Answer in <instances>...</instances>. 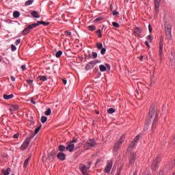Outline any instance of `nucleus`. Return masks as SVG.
I'll list each match as a JSON object with an SVG mask.
<instances>
[{"instance_id": "1", "label": "nucleus", "mask_w": 175, "mask_h": 175, "mask_svg": "<svg viewBox=\"0 0 175 175\" xmlns=\"http://www.w3.org/2000/svg\"><path fill=\"white\" fill-rule=\"evenodd\" d=\"M165 36L167 40H172V24L166 22L165 24Z\"/></svg>"}, {"instance_id": "2", "label": "nucleus", "mask_w": 175, "mask_h": 175, "mask_svg": "<svg viewBox=\"0 0 175 175\" xmlns=\"http://www.w3.org/2000/svg\"><path fill=\"white\" fill-rule=\"evenodd\" d=\"M35 135H30L27 137L24 141V142L23 143V144L21 145V150H22L23 151H24V150H26L28 148V146H29V143H31V140L33 139Z\"/></svg>"}, {"instance_id": "3", "label": "nucleus", "mask_w": 175, "mask_h": 175, "mask_svg": "<svg viewBox=\"0 0 175 175\" xmlns=\"http://www.w3.org/2000/svg\"><path fill=\"white\" fill-rule=\"evenodd\" d=\"M96 64H100V60H93L90 62L85 67V70H91L96 65Z\"/></svg>"}, {"instance_id": "4", "label": "nucleus", "mask_w": 175, "mask_h": 175, "mask_svg": "<svg viewBox=\"0 0 175 175\" xmlns=\"http://www.w3.org/2000/svg\"><path fill=\"white\" fill-rule=\"evenodd\" d=\"M95 146H96V142L94 139H90L84 144V147L86 150L95 147Z\"/></svg>"}, {"instance_id": "5", "label": "nucleus", "mask_w": 175, "mask_h": 175, "mask_svg": "<svg viewBox=\"0 0 175 175\" xmlns=\"http://www.w3.org/2000/svg\"><path fill=\"white\" fill-rule=\"evenodd\" d=\"M161 162V157L158 156L153 161L152 164V169L155 172L158 170V163Z\"/></svg>"}, {"instance_id": "6", "label": "nucleus", "mask_w": 175, "mask_h": 175, "mask_svg": "<svg viewBox=\"0 0 175 175\" xmlns=\"http://www.w3.org/2000/svg\"><path fill=\"white\" fill-rule=\"evenodd\" d=\"M111 167H113V161L109 160L107 161V165L105 168V172L107 174L110 173V170H111Z\"/></svg>"}, {"instance_id": "7", "label": "nucleus", "mask_w": 175, "mask_h": 175, "mask_svg": "<svg viewBox=\"0 0 175 175\" xmlns=\"http://www.w3.org/2000/svg\"><path fill=\"white\" fill-rule=\"evenodd\" d=\"M154 114H155V105L152 104L149 109L148 117H150V118H152V116H154Z\"/></svg>"}, {"instance_id": "8", "label": "nucleus", "mask_w": 175, "mask_h": 175, "mask_svg": "<svg viewBox=\"0 0 175 175\" xmlns=\"http://www.w3.org/2000/svg\"><path fill=\"white\" fill-rule=\"evenodd\" d=\"M136 157L137 154L135 152H131L130 154V158H129V162L131 165H133L135 163V161H136Z\"/></svg>"}, {"instance_id": "9", "label": "nucleus", "mask_w": 175, "mask_h": 175, "mask_svg": "<svg viewBox=\"0 0 175 175\" xmlns=\"http://www.w3.org/2000/svg\"><path fill=\"white\" fill-rule=\"evenodd\" d=\"M66 150L67 151H69L70 152H73L74 150H75V144H72V142H69L67 144V146L66 148Z\"/></svg>"}, {"instance_id": "10", "label": "nucleus", "mask_w": 175, "mask_h": 175, "mask_svg": "<svg viewBox=\"0 0 175 175\" xmlns=\"http://www.w3.org/2000/svg\"><path fill=\"white\" fill-rule=\"evenodd\" d=\"M162 53H163V38H161L159 43V55L162 57Z\"/></svg>"}, {"instance_id": "11", "label": "nucleus", "mask_w": 175, "mask_h": 175, "mask_svg": "<svg viewBox=\"0 0 175 175\" xmlns=\"http://www.w3.org/2000/svg\"><path fill=\"white\" fill-rule=\"evenodd\" d=\"M133 32H134L135 36H139L140 33H142V29H140L139 27H135L133 29Z\"/></svg>"}, {"instance_id": "12", "label": "nucleus", "mask_w": 175, "mask_h": 175, "mask_svg": "<svg viewBox=\"0 0 175 175\" xmlns=\"http://www.w3.org/2000/svg\"><path fill=\"white\" fill-rule=\"evenodd\" d=\"M66 155H65L63 152H59L57 154V159H59V161H65Z\"/></svg>"}, {"instance_id": "13", "label": "nucleus", "mask_w": 175, "mask_h": 175, "mask_svg": "<svg viewBox=\"0 0 175 175\" xmlns=\"http://www.w3.org/2000/svg\"><path fill=\"white\" fill-rule=\"evenodd\" d=\"M88 169H90V167H88L87 165H82L81 167V170L82 174L83 175H87L88 174L87 172H86V170H88Z\"/></svg>"}, {"instance_id": "14", "label": "nucleus", "mask_w": 175, "mask_h": 175, "mask_svg": "<svg viewBox=\"0 0 175 175\" xmlns=\"http://www.w3.org/2000/svg\"><path fill=\"white\" fill-rule=\"evenodd\" d=\"M158 116H159V112H156V118L154 120V122L152 123V129H154V126H157V122H158Z\"/></svg>"}, {"instance_id": "15", "label": "nucleus", "mask_w": 175, "mask_h": 175, "mask_svg": "<svg viewBox=\"0 0 175 175\" xmlns=\"http://www.w3.org/2000/svg\"><path fill=\"white\" fill-rule=\"evenodd\" d=\"M12 172V169L8 168L7 170H1V173L4 175H9Z\"/></svg>"}, {"instance_id": "16", "label": "nucleus", "mask_w": 175, "mask_h": 175, "mask_svg": "<svg viewBox=\"0 0 175 175\" xmlns=\"http://www.w3.org/2000/svg\"><path fill=\"white\" fill-rule=\"evenodd\" d=\"M160 5H161V3H154V9H155L156 14H158V13H159V6H160Z\"/></svg>"}, {"instance_id": "17", "label": "nucleus", "mask_w": 175, "mask_h": 175, "mask_svg": "<svg viewBox=\"0 0 175 175\" xmlns=\"http://www.w3.org/2000/svg\"><path fill=\"white\" fill-rule=\"evenodd\" d=\"M27 27H29L30 29H33V28H36V27H39V22L38 21L36 23L29 25Z\"/></svg>"}, {"instance_id": "18", "label": "nucleus", "mask_w": 175, "mask_h": 175, "mask_svg": "<svg viewBox=\"0 0 175 175\" xmlns=\"http://www.w3.org/2000/svg\"><path fill=\"white\" fill-rule=\"evenodd\" d=\"M47 159L49 161H52V159H54V152H51L48 154Z\"/></svg>"}, {"instance_id": "19", "label": "nucleus", "mask_w": 175, "mask_h": 175, "mask_svg": "<svg viewBox=\"0 0 175 175\" xmlns=\"http://www.w3.org/2000/svg\"><path fill=\"white\" fill-rule=\"evenodd\" d=\"M14 96L13 94H3V98L4 99H6L7 100H9V99H12Z\"/></svg>"}, {"instance_id": "20", "label": "nucleus", "mask_w": 175, "mask_h": 175, "mask_svg": "<svg viewBox=\"0 0 175 175\" xmlns=\"http://www.w3.org/2000/svg\"><path fill=\"white\" fill-rule=\"evenodd\" d=\"M29 26H27L26 28L24 29V30L23 31V35L25 36V35H28V33H29Z\"/></svg>"}, {"instance_id": "21", "label": "nucleus", "mask_w": 175, "mask_h": 175, "mask_svg": "<svg viewBox=\"0 0 175 175\" xmlns=\"http://www.w3.org/2000/svg\"><path fill=\"white\" fill-rule=\"evenodd\" d=\"M31 16H33V17H34V18H39L40 17V16H39V14H38V12H36V11H33L31 13Z\"/></svg>"}, {"instance_id": "22", "label": "nucleus", "mask_w": 175, "mask_h": 175, "mask_svg": "<svg viewBox=\"0 0 175 175\" xmlns=\"http://www.w3.org/2000/svg\"><path fill=\"white\" fill-rule=\"evenodd\" d=\"M29 159H31V157H29L27 159H25L24 163H23V167L25 169L28 166V162H29Z\"/></svg>"}, {"instance_id": "23", "label": "nucleus", "mask_w": 175, "mask_h": 175, "mask_svg": "<svg viewBox=\"0 0 175 175\" xmlns=\"http://www.w3.org/2000/svg\"><path fill=\"white\" fill-rule=\"evenodd\" d=\"M125 141V135H123L120 137V139L118 140V143L120 144H122Z\"/></svg>"}, {"instance_id": "24", "label": "nucleus", "mask_w": 175, "mask_h": 175, "mask_svg": "<svg viewBox=\"0 0 175 175\" xmlns=\"http://www.w3.org/2000/svg\"><path fill=\"white\" fill-rule=\"evenodd\" d=\"M39 25H44V27H47L48 25H50V22H44V21H38Z\"/></svg>"}, {"instance_id": "25", "label": "nucleus", "mask_w": 175, "mask_h": 175, "mask_svg": "<svg viewBox=\"0 0 175 175\" xmlns=\"http://www.w3.org/2000/svg\"><path fill=\"white\" fill-rule=\"evenodd\" d=\"M99 69L101 72H106L107 70L106 66H105V65L103 64H100L99 66Z\"/></svg>"}, {"instance_id": "26", "label": "nucleus", "mask_w": 175, "mask_h": 175, "mask_svg": "<svg viewBox=\"0 0 175 175\" xmlns=\"http://www.w3.org/2000/svg\"><path fill=\"white\" fill-rule=\"evenodd\" d=\"M39 80H40V81H47V77L43 75V76H39L38 77Z\"/></svg>"}, {"instance_id": "27", "label": "nucleus", "mask_w": 175, "mask_h": 175, "mask_svg": "<svg viewBox=\"0 0 175 175\" xmlns=\"http://www.w3.org/2000/svg\"><path fill=\"white\" fill-rule=\"evenodd\" d=\"M13 17L14 18H18L20 17V12L18 11H15L13 13Z\"/></svg>"}, {"instance_id": "28", "label": "nucleus", "mask_w": 175, "mask_h": 175, "mask_svg": "<svg viewBox=\"0 0 175 175\" xmlns=\"http://www.w3.org/2000/svg\"><path fill=\"white\" fill-rule=\"evenodd\" d=\"M35 0H28L25 3V6H29L33 3Z\"/></svg>"}, {"instance_id": "29", "label": "nucleus", "mask_w": 175, "mask_h": 175, "mask_svg": "<svg viewBox=\"0 0 175 175\" xmlns=\"http://www.w3.org/2000/svg\"><path fill=\"white\" fill-rule=\"evenodd\" d=\"M41 128H42V126H40L37 127V128L35 129V131H34L35 133H34V134H31V136H33V135L35 136V135L39 133V131H40Z\"/></svg>"}, {"instance_id": "30", "label": "nucleus", "mask_w": 175, "mask_h": 175, "mask_svg": "<svg viewBox=\"0 0 175 175\" xmlns=\"http://www.w3.org/2000/svg\"><path fill=\"white\" fill-rule=\"evenodd\" d=\"M121 144H120V143H118V142H116V144H115V146H114V151H118V150H120V146Z\"/></svg>"}, {"instance_id": "31", "label": "nucleus", "mask_w": 175, "mask_h": 175, "mask_svg": "<svg viewBox=\"0 0 175 175\" xmlns=\"http://www.w3.org/2000/svg\"><path fill=\"white\" fill-rule=\"evenodd\" d=\"M58 148H59V151H61L62 152H63V151H65V150H66V148L64 145L59 146Z\"/></svg>"}, {"instance_id": "32", "label": "nucleus", "mask_w": 175, "mask_h": 175, "mask_svg": "<svg viewBox=\"0 0 175 175\" xmlns=\"http://www.w3.org/2000/svg\"><path fill=\"white\" fill-rule=\"evenodd\" d=\"M175 165V160H173V161H172V163L170 164H169L168 165H167V167L170 168V169H173V167Z\"/></svg>"}, {"instance_id": "33", "label": "nucleus", "mask_w": 175, "mask_h": 175, "mask_svg": "<svg viewBox=\"0 0 175 175\" xmlns=\"http://www.w3.org/2000/svg\"><path fill=\"white\" fill-rule=\"evenodd\" d=\"M96 47L98 50H101V49H103V44L100 42H98L96 44Z\"/></svg>"}, {"instance_id": "34", "label": "nucleus", "mask_w": 175, "mask_h": 175, "mask_svg": "<svg viewBox=\"0 0 175 175\" xmlns=\"http://www.w3.org/2000/svg\"><path fill=\"white\" fill-rule=\"evenodd\" d=\"M88 29H89V31H95V29H96V27L94 25H90L88 27Z\"/></svg>"}, {"instance_id": "35", "label": "nucleus", "mask_w": 175, "mask_h": 175, "mask_svg": "<svg viewBox=\"0 0 175 175\" xmlns=\"http://www.w3.org/2000/svg\"><path fill=\"white\" fill-rule=\"evenodd\" d=\"M61 55H62V51H59L56 53L55 54V57L56 58H59L61 57Z\"/></svg>"}, {"instance_id": "36", "label": "nucleus", "mask_w": 175, "mask_h": 175, "mask_svg": "<svg viewBox=\"0 0 175 175\" xmlns=\"http://www.w3.org/2000/svg\"><path fill=\"white\" fill-rule=\"evenodd\" d=\"M46 121H47V117L43 116L41 117V122L42 124H44V122H46Z\"/></svg>"}, {"instance_id": "37", "label": "nucleus", "mask_w": 175, "mask_h": 175, "mask_svg": "<svg viewBox=\"0 0 175 175\" xmlns=\"http://www.w3.org/2000/svg\"><path fill=\"white\" fill-rule=\"evenodd\" d=\"M12 107L14 110H18V109H20V106H18V105H12Z\"/></svg>"}, {"instance_id": "38", "label": "nucleus", "mask_w": 175, "mask_h": 175, "mask_svg": "<svg viewBox=\"0 0 175 175\" xmlns=\"http://www.w3.org/2000/svg\"><path fill=\"white\" fill-rule=\"evenodd\" d=\"M115 111H116V109L113 108H109L107 110V112L109 113V114H113V113H114Z\"/></svg>"}, {"instance_id": "39", "label": "nucleus", "mask_w": 175, "mask_h": 175, "mask_svg": "<svg viewBox=\"0 0 175 175\" xmlns=\"http://www.w3.org/2000/svg\"><path fill=\"white\" fill-rule=\"evenodd\" d=\"M140 139V135H137L135 138L133 142L137 143V142H139V140Z\"/></svg>"}, {"instance_id": "40", "label": "nucleus", "mask_w": 175, "mask_h": 175, "mask_svg": "<svg viewBox=\"0 0 175 175\" xmlns=\"http://www.w3.org/2000/svg\"><path fill=\"white\" fill-rule=\"evenodd\" d=\"M112 25H113V27H114L115 28H120V24H118V23L113 22V23H112Z\"/></svg>"}, {"instance_id": "41", "label": "nucleus", "mask_w": 175, "mask_h": 175, "mask_svg": "<svg viewBox=\"0 0 175 175\" xmlns=\"http://www.w3.org/2000/svg\"><path fill=\"white\" fill-rule=\"evenodd\" d=\"M51 114V109L49 108L46 111H45V115L46 116H50Z\"/></svg>"}, {"instance_id": "42", "label": "nucleus", "mask_w": 175, "mask_h": 175, "mask_svg": "<svg viewBox=\"0 0 175 175\" xmlns=\"http://www.w3.org/2000/svg\"><path fill=\"white\" fill-rule=\"evenodd\" d=\"M105 53H106V48H103V49H101V50H100V54H101L102 55H105Z\"/></svg>"}, {"instance_id": "43", "label": "nucleus", "mask_w": 175, "mask_h": 175, "mask_svg": "<svg viewBox=\"0 0 175 175\" xmlns=\"http://www.w3.org/2000/svg\"><path fill=\"white\" fill-rule=\"evenodd\" d=\"M147 39H148V42H150V43H151V42H152V36L149 35V36L147 37Z\"/></svg>"}, {"instance_id": "44", "label": "nucleus", "mask_w": 175, "mask_h": 175, "mask_svg": "<svg viewBox=\"0 0 175 175\" xmlns=\"http://www.w3.org/2000/svg\"><path fill=\"white\" fill-rule=\"evenodd\" d=\"M26 81L29 85H31V84H32L33 83V80H32V79H27Z\"/></svg>"}, {"instance_id": "45", "label": "nucleus", "mask_w": 175, "mask_h": 175, "mask_svg": "<svg viewBox=\"0 0 175 175\" xmlns=\"http://www.w3.org/2000/svg\"><path fill=\"white\" fill-rule=\"evenodd\" d=\"M21 69L24 72L25 70H27V66L25 64H23L21 66Z\"/></svg>"}, {"instance_id": "46", "label": "nucleus", "mask_w": 175, "mask_h": 175, "mask_svg": "<svg viewBox=\"0 0 175 175\" xmlns=\"http://www.w3.org/2000/svg\"><path fill=\"white\" fill-rule=\"evenodd\" d=\"M136 144V142H134V141H133L131 144H130V147L131 148H133V147H135V145Z\"/></svg>"}, {"instance_id": "47", "label": "nucleus", "mask_w": 175, "mask_h": 175, "mask_svg": "<svg viewBox=\"0 0 175 175\" xmlns=\"http://www.w3.org/2000/svg\"><path fill=\"white\" fill-rule=\"evenodd\" d=\"M92 57L94 59L98 57V53L96 52H92Z\"/></svg>"}, {"instance_id": "48", "label": "nucleus", "mask_w": 175, "mask_h": 175, "mask_svg": "<svg viewBox=\"0 0 175 175\" xmlns=\"http://www.w3.org/2000/svg\"><path fill=\"white\" fill-rule=\"evenodd\" d=\"M112 14L113 16H118V14H120V12L116 11H113Z\"/></svg>"}, {"instance_id": "49", "label": "nucleus", "mask_w": 175, "mask_h": 175, "mask_svg": "<svg viewBox=\"0 0 175 175\" xmlns=\"http://www.w3.org/2000/svg\"><path fill=\"white\" fill-rule=\"evenodd\" d=\"M11 49H12V51H16V46L12 44L11 46Z\"/></svg>"}, {"instance_id": "50", "label": "nucleus", "mask_w": 175, "mask_h": 175, "mask_svg": "<svg viewBox=\"0 0 175 175\" xmlns=\"http://www.w3.org/2000/svg\"><path fill=\"white\" fill-rule=\"evenodd\" d=\"M65 33L67 36H70L72 35V32L66 31Z\"/></svg>"}, {"instance_id": "51", "label": "nucleus", "mask_w": 175, "mask_h": 175, "mask_svg": "<svg viewBox=\"0 0 175 175\" xmlns=\"http://www.w3.org/2000/svg\"><path fill=\"white\" fill-rule=\"evenodd\" d=\"M148 29H149L150 33H151V32H152V27H151V25H148Z\"/></svg>"}, {"instance_id": "52", "label": "nucleus", "mask_w": 175, "mask_h": 175, "mask_svg": "<svg viewBox=\"0 0 175 175\" xmlns=\"http://www.w3.org/2000/svg\"><path fill=\"white\" fill-rule=\"evenodd\" d=\"M20 42H21V39H18V40H16V42H15V44H20Z\"/></svg>"}, {"instance_id": "53", "label": "nucleus", "mask_w": 175, "mask_h": 175, "mask_svg": "<svg viewBox=\"0 0 175 175\" xmlns=\"http://www.w3.org/2000/svg\"><path fill=\"white\" fill-rule=\"evenodd\" d=\"M145 44H146V46L148 48V49H150V44L148 43V41H146L145 42Z\"/></svg>"}, {"instance_id": "54", "label": "nucleus", "mask_w": 175, "mask_h": 175, "mask_svg": "<svg viewBox=\"0 0 175 175\" xmlns=\"http://www.w3.org/2000/svg\"><path fill=\"white\" fill-rule=\"evenodd\" d=\"M102 20L101 18H97L94 20L95 23H98V21H100Z\"/></svg>"}, {"instance_id": "55", "label": "nucleus", "mask_w": 175, "mask_h": 175, "mask_svg": "<svg viewBox=\"0 0 175 175\" xmlns=\"http://www.w3.org/2000/svg\"><path fill=\"white\" fill-rule=\"evenodd\" d=\"M70 143H72V144H74V143H77V139H72Z\"/></svg>"}, {"instance_id": "56", "label": "nucleus", "mask_w": 175, "mask_h": 175, "mask_svg": "<svg viewBox=\"0 0 175 175\" xmlns=\"http://www.w3.org/2000/svg\"><path fill=\"white\" fill-rule=\"evenodd\" d=\"M31 103H33V105H36V102H35V100H33V98H31Z\"/></svg>"}, {"instance_id": "57", "label": "nucleus", "mask_w": 175, "mask_h": 175, "mask_svg": "<svg viewBox=\"0 0 175 175\" xmlns=\"http://www.w3.org/2000/svg\"><path fill=\"white\" fill-rule=\"evenodd\" d=\"M146 124L148 125H150V124H151V119L148 118V120H147Z\"/></svg>"}, {"instance_id": "58", "label": "nucleus", "mask_w": 175, "mask_h": 175, "mask_svg": "<svg viewBox=\"0 0 175 175\" xmlns=\"http://www.w3.org/2000/svg\"><path fill=\"white\" fill-rule=\"evenodd\" d=\"M14 139H18V134L14 135Z\"/></svg>"}, {"instance_id": "59", "label": "nucleus", "mask_w": 175, "mask_h": 175, "mask_svg": "<svg viewBox=\"0 0 175 175\" xmlns=\"http://www.w3.org/2000/svg\"><path fill=\"white\" fill-rule=\"evenodd\" d=\"M11 80L12 81H16V78H14L13 76H11Z\"/></svg>"}, {"instance_id": "60", "label": "nucleus", "mask_w": 175, "mask_h": 175, "mask_svg": "<svg viewBox=\"0 0 175 175\" xmlns=\"http://www.w3.org/2000/svg\"><path fill=\"white\" fill-rule=\"evenodd\" d=\"M154 3H161V0H154Z\"/></svg>"}, {"instance_id": "61", "label": "nucleus", "mask_w": 175, "mask_h": 175, "mask_svg": "<svg viewBox=\"0 0 175 175\" xmlns=\"http://www.w3.org/2000/svg\"><path fill=\"white\" fill-rule=\"evenodd\" d=\"M67 83H68V81L66 79H63V83L64 85H66Z\"/></svg>"}, {"instance_id": "62", "label": "nucleus", "mask_w": 175, "mask_h": 175, "mask_svg": "<svg viewBox=\"0 0 175 175\" xmlns=\"http://www.w3.org/2000/svg\"><path fill=\"white\" fill-rule=\"evenodd\" d=\"M96 33H101V31H100V29H98L96 31Z\"/></svg>"}, {"instance_id": "63", "label": "nucleus", "mask_w": 175, "mask_h": 175, "mask_svg": "<svg viewBox=\"0 0 175 175\" xmlns=\"http://www.w3.org/2000/svg\"><path fill=\"white\" fill-rule=\"evenodd\" d=\"M143 58H144V56L141 55L139 57L140 61H143Z\"/></svg>"}, {"instance_id": "64", "label": "nucleus", "mask_w": 175, "mask_h": 175, "mask_svg": "<svg viewBox=\"0 0 175 175\" xmlns=\"http://www.w3.org/2000/svg\"><path fill=\"white\" fill-rule=\"evenodd\" d=\"M121 174V169H119L118 171V175Z\"/></svg>"}]
</instances>
